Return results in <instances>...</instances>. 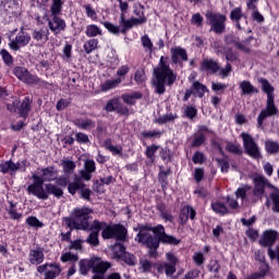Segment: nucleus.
<instances>
[{
	"label": "nucleus",
	"mask_w": 279,
	"mask_h": 279,
	"mask_svg": "<svg viewBox=\"0 0 279 279\" xmlns=\"http://www.w3.org/2000/svg\"><path fill=\"white\" fill-rule=\"evenodd\" d=\"M136 241L148 247L150 256H156V251L160 247V242L167 243L168 245H178L180 243V240L177 238L165 233V227L160 225L153 229L141 227Z\"/></svg>",
	"instance_id": "f257e3e1"
},
{
	"label": "nucleus",
	"mask_w": 279,
	"mask_h": 279,
	"mask_svg": "<svg viewBox=\"0 0 279 279\" xmlns=\"http://www.w3.org/2000/svg\"><path fill=\"white\" fill-rule=\"evenodd\" d=\"M93 213V209L83 207L75 208L72 211V218H66L65 223L75 230H92L87 242L89 245H99V229L93 228V223H88L89 215Z\"/></svg>",
	"instance_id": "f03ea898"
},
{
	"label": "nucleus",
	"mask_w": 279,
	"mask_h": 279,
	"mask_svg": "<svg viewBox=\"0 0 279 279\" xmlns=\"http://www.w3.org/2000/svg\"><path fill=\"white\" fill-rule=\"evenodd\" d=\"M154 75L153 86H155V90L158 95H162V93H165V84L173 86V83L178 78L175 73L169 69V63L165 57L160 58L158 66L154 70Z\"/></svg>",
	"instance_id": "7ed1b4c3"
},
{
	"label": "nucleus",
	"mask_w": 279,
	"mask_h": 279,
	"mask_svg": "<svg viewBox=\"0 0 279 279\" xmlns=\"http://www.w3.org/2000/svg\"><path fill=\"white\" fill-rule=\"evenodd\" d=\"M33 184L27 186V192L29 195H34L37 199H49V195H54V197H62V189L58 187L56 184L43 182L40 175L34 173L32 175Z\"/></svg>",
	"instance_id": "20e7f679"
},
{
	"label": "nucleus",
	"mask_w": 279,
	"mask_h": 279,
	"mask_svg": "<svg viewBox=\"0 0 279 279\" xmlns=\"http://www.w3.org/2000/svg\"><path fill=\"white\" fill-rule=\"evenodd\" d=\"M255 187L253 191V195L256 199H260L265 193V186H268V189H272V192L270 193V202H272V210L274 213H279V190L269 184V181L265 179L263 175H255L253 178Z\"/></svg>",
	"instance_id": "39448f33"
},
{
	"label": "nucleus",
	"mask_w": 279,
	"mask_h": 279,
	"mask_svg": "<svg viewBox=\"0 0 279 279\" xmlns=\"http://www.w3.org/2000/svg\"><path fill=\"white\" fill-rule=\"evenodd\" d=\"M259 82L262 84L264 93H266L267 95L266 109L262 110L257 118V124L259 128H262L263 121H265V119H267L268 117H274V114L278 112V109L276 108V105H274V87L271 86V84H269V82L265 78H260Z\"/></svg>",
	"instance_id": "423d86ee"
},
{
	"label": "nucleus",
	"mask_w": 279,
	"mask_h": 279,
	"mask_svg": "<svg viewBox=\"0 0 279 279\" xmlns=\"http://www.w3.org/2000/svg\"><path fill=\"white\" fill-rule=\"evenodd\" d=\"M92 228L102 230V239H117L118 241H123L125 239V234H128V230L121 225H107L106 222L95 220L92 222Z\"/></svg>",
	"instance_id": "0eeeda50"
},
{
	"label": "nucleus",
	"mask_w": 279,
	"mask_h": 279,
	"mask_svg": "<svg viewBox=\"0 0 279 279\" xmlns=\"http://www.w3.org/2000/svg\"><path fill=\"white\" fill-rule=\"evenodd\" d=\"M241 138L247 156H251V158H260V148L254 141V137L247 133H241Z\"/></svg>",
	"instance_id": "6e6552de"
},
{
	"label": "nucleus",
	"mask_w": 279,
	"mask_h": 279,
	"mask_svg": "<svg viewBox=\"0 0 279 279\" xmlns=\"http://www.w3.org/2000/svg\"><path fill=\"white\" fill-rule=\"evenodd\" d=\"M16 171H27V161L22 160L14 163L12 160L0 162V173H10L14 175Z\"/></svg>",
	"instance_id": "1a4fd4ad"
},
{
	"label": "nucleus",
	"mask_w": 279,
	"mask_h": 279,
	"mask_svg": "<svg viewBox=\"0 0 279 279\" xmlns=\"http://www.w3.org/2000/svg\"><path fill=\"white\" fill-rule=\"evenodd\" d=\"M207 23L211 25V31L216 34H222L226 29V17L217 13H207L206 14Z\"/></svg>",
	"instance_id": "9d476101"
},
{
	"label": "nucleus",
	"mask_w": 279,
	"mask_h": 279,
	"mask_svg": "<svg viewBox=\"0 0 279 279\" xmlns=\"http://www.w3.org/2000/svg\"><path fill=\"white\" fill-rule=\"evenodd\" d=\"M32 40V36L25 32V31H20L17 33V35L15 36V39H12L9 43V47L10 49H12V51H19V49H21V47H27V45H29Z\"/></svg>",
	"instance_id": "9b49d317"
},
{
	"label": "nucleus",
	"mask_w": 279,
	"mask_h": 279,
	"mask_svg": "<svg viewBox=\"0 0 279 279\" xmlns=\"http://www.w3.org/2000/svg\"><path fill=\"white\" fill-rule=\"evenodd\" d=\"M38 274H44L45 279H56L60 276L62 269L58 264H45L37 267Z\"/></svg>",
	"instance_id": "f8f14e48"
},
{
	"label": "nucleus",
	"mask_w": 279,
	"mask_h": 279,
	"mask_svg": "<svg viewBox=\"0 0 279 279\" xmlns=\"http://www.w3.org/2000/svg\"><path fill=\"white\" fill-rule=\"evenodd\" d=\"M13 73L15 77L21 82H24V84H38L37 76L29 73L26 68L16 66L14 68Z\"/></svg>",
	"instance_id": "ddd939ff"
},
{
	"label": "nucleus",
	"mask_w": 279,
	"mask_h": 279,
	"mask_svg": "<svg viewBox=\"0 0 279 279\" xmlns=\"http://www.w3.org/2000/svg\"><path fill=\"white\" fill-rule=\"evenodd\" d=\"M140 271L143 274H162V263L154 264L147 258H141Z\"/></svg>",
	"instance_id": "4468645a"
},
{
	"label": "nucleus",
	"mask_w": 279,
	"mask_h": 279,
	"mask_svg": "<svg viewBox=\"0 0 279 279\" xmlns=\"http://www.w3.org/2000/svg\"><path fill=\"white\" fill-rule=\"evenodd\" d=\"M278 236H279L278 231L268 229L264 231V233L262 234L259 239V245H262L263 247H268V250H271V245L276 243V241L278 240Z\"/></svg>",
	"instance_id": "2eb2a0df"
},
{
	"label": "nucleus",
	"mask_w": 279,
	"mask_h": 279,
	"mask_svg": "<svg viewBox=\"0 0 279 279\" xmlns=\"http://www.w3.org/2000/svg\"><path fill=\"white\" fill-rule=\"evenodd\" d=\"M119 23H120L121 34H125V32H128V29H132V27H134V25H143V23H145V20L136 19V17L125 20V14L121 13Z\"/></svg>",
	"instance_id": "dca6fc26"
},
{
	"label": "nucleus",
	"mask_w": 279,
	"mask_h": 279,
	"mask_svg": "<svg viewBox=\"0 0 279 279\" xmlns=\"http://www.w3.org/2000/svg\"><path fill=\"white\" fill-rule=\"evenodd\" d=\"M208 92V88L206 85L194 82L191 89H186L184 99L187 101V99L191 97V95H196V97H204L205 93Z\"/></svg>",
	"instance_id": "f3484780"
},
{
	"label": "nucleus",
	"mask_w": 279,
	"mask_h": 279,
	"mask_svg": "<svg viewBox=\"0 0 279 279\" xmlns=\"http://www.w3.org/2000/svg\"><path fill=\"white\" fill-rule=\"evenodd\" d=\"M49 29L53 32V34H60L63 32L64 27H66V23L64 20L58 17V15H53L52 20L48 22Z\"/></svg>",
	"instance_id": "a211bd4d"
},
{
	"label": "nucleus",
	"mask_w": 279,
	"mask_h": 279,
	"mask_svg": "<svg viewBox=\"0 0 279 279\" xmlns=\"http://www.w3.org/2000/svg\"><path fill=\"white\" fill-rule=\"evenodd\" d=\"M95 161L94 160H86L84 163V169L80 171V175L83 180L87 182L93 178V173H95Z\"/></svg>",
	"instance_id": "6ab92c4d"
},
{
	"label": "nucleus",
	"mask_w": 279,
	"mask_h": 279,
	"mask_svg": "<svg viewBox=\"0 0 279 279\" xmlns=\"http://www.w3.org/2000/svg\"><path fill=\"white\" fill-rule=\"evenodd\" d=\"M170 52L172 56V62H174V64H178V62H182V61L185 62L186 60H189L186 50H184L183 48L174 47V48H171Z\"/></svg>",
	"instance_id": "aec40b11"
},
{
	"label": "nucleus",
	"mask_w": 279,
	"mask_h": 279,
	"mask_svg": "<svg viewBox=\"0 0 279 279\" xmlns=\"http://www.w3.org/2000/svg\"><path fill=\"white\" fill-rule=\"evenodd\" d=\"M39 173V178H41L43 182H53V180H58V171L56 168H45Z\"/></svg>",
	"instance_id": "412c9836"
},
{
	"label": "nucleus",
	"mask_w": 279,
	"mask_h": 279,
	"mask_svg": "<svg viewBox=\"0 0 279 279\" xmlns=\"http://www.w3.org/2000/svg\"><path fill=\"white\" fill-rule=\"evenodd\" d=\"M28 260L32 265H40L45 260V253L41 248L32 250L28 255Z\"/></svg>",
	"instance_id": "4be33fe9"
},
{
	"label": "nucleus",
	"mask_w": 279,
	"mask_h": 279,
	"mask_svg": "<svg viewBox=\"0 0 279 279\" xmlns=\"http://www.w3.org/2000/svg\"><path fill=\"white\" fill-rule=\"evenodd\" d=\"M201 71H207L208 73H217L219 71V64L213 60L205 59L201 64Z\"/></svg>",
	"instance_id": "5701e85b"
},
{
	"label": "nucleus",
	"mask_w": 279,
	"mask_h": 279,
	"mask_svg": "<svg viewBox=\"0 0 279 279\" xmlns=\"http://www.w3.org/2000/svg\"><path fill=\"white\" fill-rule=\"evenodd\" d=\"M33 38L36 40L39 45H45L47 40H49V29H40V31H35L33 33Z\"/></svg>",
	"instance_id": "b1692460"
},
{
	"label": "nucleus",
	"mask_w": 279,
	"mask_h": 279,
	"mask_svg": "<svg viewBox=\"0 0 279 279\" xmlns=\"http://www.w3.org/2000/svg\"><path fill=\"white\" fill-rule=\"evenodd\" d=\"M104 147L108 149V151H111L113 156H121V154H123V147L121 145L114 146L111 140L105 141Z\"/></svg>",
	"instance_id": "393cba45"
},
{
	"label": "nucleus",
	"mask_w": 279,
	"mask_h": 279,
	"mask_svg": "<svg viewBox=\"0 0 279 279\" xmlns=\"http://www.w3.org/2000/svg\"><path fill=\"white\" fill-rule=\"evenodd\" d=\"M219 262L217 260H211L208 265V269L211 274V277L209 279H223L221 276V272L219 271Z\"/></svg>",
	"instance_id": "a878e982"
},
{
	"label": "nucleus",
	"mask_w": 279,
	"mask_h": 279,
	"mask_svg": "<svg viewBox=\"0 0 279 279\" xmlns=\"http://www.w3.org/2000/svg\"><path fill=\"white\" fill-rule=\"evenodd\" d=\"M121 83V77L108 80L100 85V88L104 93H108V90H112V88H117Z\"/></svg>",
	"instance_id": "bb28decb"
},
{
	"label": "nucleus",
	"mask_w": 279,
	"mask_h": 279,
	"mask_svg": "<svg viewBox=\"0 0 279 279\" xmlns=\"http://www.w3.org/2000/svg\"><path fill=\"white\" fill-rule=\"evenodd\" d=\"M84 189V182L82 179L77 178L74 182L69 183L68 190L71 195H75L77 191H82Z\"/></svg>",
	"instance_id": "cd10ccee"
},
{
	"label": "nucleus",
	"mask_w": 279,
	"mask_h": 279,
	"mask_svg": "<svg viewBox=\"0 0 279 279\" xmlns=\"http://www.w3.org/2000/svg\"><path fill=\"white\" fill-rule=\"evenodd\" d=\"M240 88L242 90V95H254V93H258V90L254 88V85L248 81L241 82Z\"/></svg>",
	"instance_id": "c85d7f7f"
},
{
	"label": "nucleus",
	"mask_w": 279,
	"mask_h": 279,
	"mask_svg": "<svg viewBox=\"0 0 279 279\" xmlns=\"http://www.w3.org/2000/svg\"><path fill=\"white\" fill-rule=\"evenodd\" d=\"M110 267H112V265L108 262L98 260L94 263V271H96L97 274H106V271H108Z\"/></svg>",
	"instance_id": "c756f323"
},
{
	"label": "nucleus",
	"mask_w": 279,
	"mask_h": 279,
	"mask_svg": "<svg viewBox=\"0 0 279 279\" xmlns=\"http://www.w3.org/2000/svg\"><path fill=\"white\" fill-rule=\"evenodd\" d=\"M252 191V186L250 185H242L238 187L235 191V197L236 199H241L242 202H245L247 199V192Z\"/></svg>",
	"instance_id": "7c9ffc66"
},
{
	"label": "nucleus",
	"mask_w": 279,
	"mask_h": 279,
	"mask_svg": "<svg viewBox=\"0 0 279 279\" xmlns=\"http://www.w3.org/2000/svg\"><path fill=\"white\" fill-rule=\"evenodd\" d=\"M85 34L88 38H95L97 36H101V28L95 24L87 25Z\"/></svg>",
	"instance_id": "2f4dec72"
},
{
	"label": "nucleus",
	"mask_w": 279,
	"mask_h": 279,
	"mask_svg": "<svg viewBox=\"0 0 279 279\" xmlns=\"http://www.w3.org/2000/svg\"><path fill=\"white\" fill-rule=\"evenodd\" d=\"M75 125L80 128V130H92V128H95V122L89 119L76 120Z\"/></svg>",
	"instance_id": "473e14b6"
},
{
	"label": "nucleus",
	"mask_w": 279,
	"mask_h": 279,
	"mask_svg": "<svg viewBox=\"0 0 279 279\" xmlns=\"http://www.w3.org/2000/svg\"><path fill=\"white\" fill-rule=\"evenodd\" d=\"M266 151L268 154H278L279 153V143L272 140H268L265 143Z\"/></svg>",
	"instance_id": "72a5a7b5"
},
{
	"label": "nucleus",
	"mask_w": 279,
	"mask_h": 279,
	"mask_svg": "<svg viewBox=\"0 0 279 279\" xmlns=\"http://www.w3.org/2000/svg\"><path fill=\"white\" fill-rule=\"evenodd\" d=\"M230 19L231 21H236V27L238 29H241V24L238 23L239 21H241V19H243V11L241 10V8L233 9L231 11Z\"/></svg>",
	"instance_id": "f704fd0d"
},
{
	"label": "nucleus",
	"mask_w": 279,
	"mask_h": 279,
	"mask_svg": "<svg viewBox=\"0 0 279 279\" xmlns=\"http://www.w3.org/2000/svg\"><path fill=\"white\" fill-rule=\"evenodd\" d=\"M98 45H99V40L95 38L87 40L83 46L85 53H93V51L97 49Z\"/></svg>",
	"instance_id": "c9c22d12"
},
{
	"label": "nucleus",
	"mask_w": 279,
	"mask_h": 279,
	"mask_svg": "<svg viewBox=\"0 0 279 279\" xmlns=\"http://www.w3.org/2000/svg\"><path fill=\"white\" fill-rule=\"evenodd\" d=\"M92 267H94V263L88 259H82L80 262V271L83 276H86V274L90 271Z\"/></svg>",
	"instance_id": "e433bc0d"
},
{
	"label": "nucleus",
	"mask_w": 279,
	"mask_h": 279,
	"mask_svg": "<svg viewBox=\"0 0 279 279\" xmlns=\"http://www.w3.org/2000/svg\"><path fill=\"white\" fill-rule=\"evenodd\" d=\"M205 141H206V136H204V133L197 132L193 136L192 147H201V145H204Z\"/></svg>",
	"instance_id": "4c0bfd02"
},
{
	"label": "nucleus",
	"mask_w": 279,
	"mask_h": 279,
	"mask_svg": "<svg viewBox=\"0 0 279 279\" xmlns=\"http://www.w3.org/2000/svg\"><path fill=\"white\" fill-rule=\"evenodd\" d=\"M133 78L136 84H145V82H147V75H145V71L143 69L136 70Z\"/></svg>",
	"instance_id": "58836bf2"
},
{
	"label": "nucleus",
	"mask_w": 279,
	"mask_h": 279,
	"mask_svg": "<svg viewBox=\"0 0 279 279\" xmlns=\"http://www.w3.org/2000/svg\"><path fill=\"white\" fill-rule=\"evenodd\" d=\"M61 167L63 168L64 173H73V171H75V162L69 159L62 160Z\"/></svg>",
	"instance_id": "ea45409f"
},
{
	"label": "nucleus",
	"mask_w": 279,
	"mask_h": 279,
	"mask_svg": "<svg viewBox=\"0 0 279 279\" xmlns=\"http://www.w3.org/2000/svg\"><path fill=\"white\" fill-rule=\"evenodd\" d=\"M120 258L125 265H130L131 267L136 265V257L130 253L124 252Z\"/></svg>",
	"instance_id": "a19ab883"
},
{
	"label": "nucleus",
	"mask_w": 279,
	"mask_h": 279,
	"mask_svg": "<svg viewBox=\"0 0 279 279\" xmlns=\"http://www.w3.org/2000/svg\"><path fill=\"white\" fill-rule=\"evenodd\" d=\"M141 41L146 51H149V53L154 51V43H151V39L149 38V36L147 35L142 36Z\"/></svg>",
	"instance_id": "79ce46f5"
},
{
	"label": "nucleus",
	"mask_w": 279,
	"mask_h": 279,
	"mask_svg": "<svg viewBox=\"0 0 279 279\" xmlns=\"http://www.w3.org/2000/svg\"><path fill=\"white\" fill-rule=\"evenodd\" d=\"M211 208L214 213H217L218 215H226V213H228V207L220 202L213 203Z\"/></svg>",
	"instance_id": "37998d69"
},
{
	"label": "nucleus",
	"mask_w": 279,
	"mask_h": 279,
	"mask_svg": "<svg viewBox=\"0 0 279 279\" xmlns=\"http://www.w3.org/2000/svg\"><path fill=\"white\" fill-rule=\"evenodd\" d=\"M50 12L52 16H57V14H60V12H62V0H52Z\"/></svg>",
	"instance_id": "c03bdc74"
},
{
	"label": "nucleus",
	"mask_w": 279,
	"mask_h": 279,
	"mask_svg": "<svg viewBox=\"0 0 279 279\" xmlns=\"http://www.w3.org/2000/svg\"><path fill=\"white\" fill-rule=\"evenodd\" d=\"M29 108H31V102H29V98L28 97H26L24 100H23V102H22V105H21V107H20V114L22 116V117H27V114H28V112H29Z\"/></svg>",
	"instance_id": "a18cd8bd"
},
{
	"label": "nucleus",
	"mask_w": 279,
	"mask_h": 279,
	"mask_svg": "<svg viewBox=\"0 0 279 279\" xmlns=\"http://www.w3.org/2000/svg\"><path fill=\"white\" fill-rule=\"evenodd\" d=\"M104 26L106 27V29H108V32H110V34H114L116 36H119V34H121V26H117L110 22H105Z\"/></svg>",
	"instance_id": "49530a36"
},
{
	"label": "nucleus",
	"mask_w": 279,
	"mask_h": 279,
	"mask_svg": "<svg viewBox=\"0 0 279 279\" xmlns=\"http://www.w3.org/2000/svg\"><path fill=\"white\" fill-rule=\"evenodd\" d=\"M0 56H2V60H3L4 64H8V66H11V64L14 63V59L12 58V54H10V52H8V50L2 49L0 51Z\"/></svg>",
	"instance_id": "de8ad7c7"
},
{
	"label": "nucleus",
	"mask_w": 279,
	"mask_h": 279,
	"mask_svg": "<svg viewBox=\"0 0 279 279\" xmlns=\"http://www.w3.org/2000/svg\"><path fill=\"white\" fill-rule=\"evenodd\" d=\"M26 223L31 228H43V226H44L43 222L34 216H31V217L26 218Z\"/></svg>",
	"instance_id": "09e8293b"
},
{
	"label": "nucleus",
	"mask_w": 279,
	"mask_h": 279,
	"mask_svg": "<svg viewBox=\"0 0 279 279\" xmlns=\"http://www.w3.org/2000/svg\"><path fill=\"white\" fill-rule=\"evenodd\" d=\"M193 263L197 265V267H202L206 258H204V253L202 252H195L192 256Z\"/></svg>",
	"instance_id": "8fccbe9b"
},
{
	"label": "nucleus",
	"mask_w": 279,
	"mask_h": 279,
	"mask_svg": "<svg viewBox=\"0 0 279 279\" xmlns=\"http://www.w3.org/2000/svg\"><path fill=\"white\" fill-rule=\"evenodd\" d=\"M62 263H77L78 257L75 254L72 253H63L61 255Z\"/></svg>",
	"instance_id": "3c124183"
},
{
	"label": "nucleus",
	"mask_w": 279,
	"mask_h": 279,
	"mask_svg": "<svg viewBox=\"0 0 279 279\" xmlns=\"http://www.w3.org/2000/svg\"><path fill=\"white\" fill-rule=\"evenodd\" d=\"M156 151H158V146L156 145L148 146L146 149V158H148L151 162H154L156 158L155 156Z\"/></svg>",
	"instance_id": "603ef678"
},
{
	"label": "nucleus",
	"mask_w": 279,
	"mask_h": 279,
	"mask_svg": "<svg viewBox=\"0 0 279 279\" xmlns=\"http://www.w3.org/2000/svg\"><path fill=\"white\" fill-rule=\"evenodd\" d=\"M124 253H125V246H123L122 244H116L113 246L114 258H121Z\"/></svg>",
	"instance_id": "864d4df0"
},
{
	"label": "nucleus",
	"mask_w": 279,
	"mask_h": 279,
	"mask_svg": "<svg viewBox=\"0 0 279 279\" xmlns=\"http://www.w3.org/2000/svg\"><path fill=\"white\" fill-rule=\"evenodd\" d=\"M205 160H206V157L202 151H196L192 157V161L194 162V165H203Z\"/></svg>",
	"instance_id": "5fc2aeb1"
},
{
	"label": "nucleus",
	"mask_w": 279,
	"mask_h": 279,
	"mask_svg": "<svg viewBox=\"0 0 279 279\" xmlns=\"http://www.w3.org/2000/svg\"><path fill=\"white\" fill-rule=\"evenodd\" d=\"M248 10H252V19L254 21H256L257 23H263V21H265V17L263 16V14H260V12H258V9H256V7L248 8Z\"/></svg>",
	"instance_id": "6e6d98bb"
},
{
	"label": "nucleus",
	"mask_w": 279,
	"mask_h": 279,
	"mask_svg": "<svg viewBox=\"0 0 279 279\" xmlns=\"http://www.w3.org/2000/svg\"><path fill=\"white\" fill-rule=\"evenodd\" d=\"M140 97H141L140 94L122 95V99L124 104H130V105L134 104L135 99H138Z\"/></svg>",
	"instance_id": "4d7b16f0"
},
{
	"label": "nucleus",
	"mask_w": 279,
	"mask_h": 279,
	"mask_svg": "<svg viewBox=\"0 0 279 279\" xmlns=\"http://www.w3.org/2000/svg\"><path fill=\"white\" fill-rule=\"evenodd\" d=\"M17 107H19V100L16 98H12V100H7V109L10 112H16Z\"/></svg>",
	"instance_id": "13d9d810"
},
{
	"label": "nucleus",
	"mask_w": 279,
	"mask_h": 279,
	"mask_svg": "<svg viewBox=\"0 0 279 279\" xmlns=\"http://www.w3.org/2000/svg\"><path fill=\"white\" fill-rule=\"evenodd\" d=\"M85 12L87 16L92 19V21H97V12L95 11V9H93V7H90V4L85 5Z\"/></svg>",
	"instance_id": "bf43d9fd"
},
{
	"label": "nucleus",
	"mask_w": 279,
	"mask_h": 279,
	"mask_svg": "<svg viewBox=\"0 0 279 279\" xmlns=\"http://www.w3.org/2000/svg\"><path fill=\"white\" fill-rule=\"evenodd\" d=\"M162 265V271H166V276H172L175 274V265H168L165 263H161Z\"/></svg>",
	"instance_id": "052dcab7"
},
{
	"label": "nucleus",
	"mask_w": 279,
	"mask_h": 279,
	"mask_svg": "<svg viewBox=\"0 0 279 279\" xmlns=\"http://www.w3.org/2000/svg\"><path fill=\"white\" fill-rule=\"evenodd\" d=\"M184 114L187 117V119H194V117L197 114V109H195L193 106H189L185 108Z\"/></svg>",
	"instance_id": "680f3d73"
},
{
	"label": "nucleus",
	"mask_w": 279,
	"mask_h": 279,
	"mask_svg": "<svg viewBox=\"0 0 279 279\" xmlns=\"http://www.w3.org/2000/svg\"><path fill=\"white\" fill-rule=\"evenodd\" d=\"M11 219H21V214L16 211L14 204H11L10 207L7 209Z\"/></svg>",
	"instance_id": "e2e57ef3"
},
{
	"label": "nucleus",
	"mask_w": 279,
	"mask_h": 279,
	"mask_svg": "<svg viewBox=\"0 0 279 279\" xmlns=\"http://www.w3.org/2000/svg\"><path fill=\"white\" fill-rule=\"evenodd\" d=\"M203 178H204V169L196 168L194 170V180H195V182H202Z\"/></svg>",
	"instance_id": "0e129e2a"
},
{
	"label": "nucleus",
	"mask_w": 279,
	"mask_h": 279,
	"mask_svg": "<svg viewBox=\"0 0 279 279\" xmlns=\"http://www.w3.org/2000/svg\"><path fill=\"white\" fill-rule=\"evenodd\" d=\"M183 215L190 217V219H195V209L191 206L183 207Z\"/></svg>",
	"instance_id": "69168bd1"
},
{
	"label": "nucleus",
	"mask_w": 279,
	"mask_h": 279,
	"mask_svg": "<svg viewBox=\"0 0 279 279\" xmlns=\"http://www.w3.org/2000/svg\"><path fill=\"white\" fill-rule=\"evenodd\" d=\"M75 140L77 141V143L86 144L88 143V135H86L85 133H76Z\"/></svg>",
	"instance_id": "338daca9"
},
{
	"label": "nucleus",
	"mask_w": 279,
	"mask_h": 279,
	"mask_svg": "<svg viewBox=\"0 0 279 279\" xmlns=\"http://www.w3.org/2000/svg\"><path fill=\"white\" fill-rule=\"evenodd\" d=\"M265 274H267V268L266 267L264 269H262L259 272H255V274L251 275L250 277H247L245 279L265 278Z\"/></svg>",
	"instance_id": "774afa93"
}]
</instances>
